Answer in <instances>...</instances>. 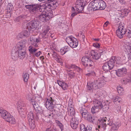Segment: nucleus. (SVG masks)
<instances>
[{
  "mask_svg": "<svg viewBox=\"0 0 131 131\" xmlns=\"http://www.w3.org/2000/svg\"><path fill=\"white\" fill-rule=\"evenodd\" d=\"M106 81L101 78H98L94 80L93 82L88 83L87 86L88 90L93 89L96 90L103 87L105 84Z\"/></svg>",
  "mask_w": 131,
  "mask_h": 131,
  "instance_id": "f257e3e1",
  "label": "nucleus"
},
{
  "mask_svg": "<svg viewBox=\"0 0 131 131\" xmlns=\"http://www.w3.org/2000/svg\"><path fill=\"white\" fill-rule=\"evenodd\" d=\"M39 38H36L35 36H31L29 39L28 40L31 44V45L29 47L28 50L30 53L34 54L37 50L36 48L38 47L37 43L40 42Z\"/></svg>",
  "mask_w": 131,
  "mask_h": 131,
  "instance_id": "f03ea898",
  "label": "nucleus"
},
{
  "mask_svg": "<svg viewBox=\"0 0 131 131\" xmlns=\"http://www.w3.org/2000/svg\"><path fill=\"white\" fill-rule=\"evenodd\" d=\"M26 40H24L18 43L15 46V48L18 50V57L21 59H23L26 56Z\"/></svg>",
  "mask_w": 131,
  "mask_h": 131,
  "instance_id": "7ed1b4c3",
  "label": "nucleus"
},
{
  "mask_svg": "<svg viewBox=\"0 0 131 131\" xmlns=\"http://www.w3.org/2000/svg\"><path fill=\"white\" fill-rule=\"evenodd\" d=\"M0 115L2 118L10 123L14 124L16 123L15 119L14 117L7 111L4 110L1 107H0Z\"/></svg>",
  "mask_w": 131,
  "mask_h": 131,
  "instance_id": "20e7f679",
  "label": "nucleus"
},
{
  "mask_svg": "<svg viewBox=\"0 0 131 131\" xmlns=\"http://www.w3.org/2000/svg\"><path fill=\"white\" fill-rule=\"evenodd\" d=\"M25 7L29 10L30 12L33 15L36 14L39 9L40 12H42V6L38 4H31L26 5Z\"/></svg>",
  "mask_w": 131,
  "mask_h": 131,
  "instance_id": "39448f33",
  "label": "nucleus"
},
{
  "mask_svg": "<svg viewBox=\"0 0 131 131\" xmlns=\"http://www.w3.org/2000/svg\"><path fill=\"white\" fill-rule=\"evenodd\" d=\"M66 40L67 43L72 48H76L78 45V40L72 36L67 37Z\"/></svg>",
  "mask_w": 131,
  "mask_h": 131,
  "instance_id": "423d86ee",
  "label": "nucleus"
},
{
  "mask_svg": "<svg viewBox=\"0 0 131 131\" xmlns=\"http://www.w3.org/2000/svg\"><path fill=\"white\" fill-rule=\"evenodd\" d=\"M55 100L53 98L51 97H49L47 99L45 105L47 108L50 111H55L53 105Z\"/></svg>",
  "mask_w": 131,
  "mask_h": 131,
  "instance_id": "0eeeda50",
  "label": "nucleus"
},
{
  "mask_svg": "<svg viewBox=\"0 0 131 131\" xmlns=\"http://www.w3.org/2000/svg\"><path fill=\"white\" fill-rule=\"evenodd\" d=\"M82 64L85 67H91L93 66V62L90 56H85L83 57L81 59Z\"/></svg>",
  "mask_w": 131,
  "mask_h": 131,
  "instance_id": "6e6552de",
  "label": "nucleus"
},
{
  "mask_svg": "<svg viewBox=\"0 0 131 131\" xmlns=\"http://www.w3.org/2000/svg\"><path fill=\"white\" fill-rule=\"evenodd\" d=\"M41 35L42 38H48L49 37H52V35H53L51 34V30L49 26H47L43 27Z\"/></svg>",
  "mask_w": 131,
  "mask_h": 131,
  "instance_id": "1a4fd4ad",
  "label": "nucleus"
},
{
  "mask_svg": "<svg viewBox=\"0 0 131 131\" xmlns=\"http://www.w3.org/2000/svg\"><path fill=\"white\" fill-rule=\"evenodd\" d=\"M18 110L20 114L24 115L26 113V108L25 105L22 101H19L17 104Z\"/></svg>",
  "mask_w": 131,
  "mask_h": 131,
  "instance_id": "9d476101",
  "label": "nucleus"
},
{
  "mask_svg": "<svg viewBox=\"0 0 131 131\" xmlns=\"http://www.w3.org/2000/svg\"><path fill=\"white\" fill-rule=\"evenodd\" d=\"M40 25V22L38 20H32L27 25V29L31 30L32 29H36Z\"/></svg>",
  "mask_w": 131,
  "mask_h": 131,
  "instance_id": "9b49d317",
  "label": "nucleus"
},
{
  "mask_svg": "<svg viewBox=\"0 0 131 131\" xmlns=\"http://www.w3.org/2000/svg\"><path fill=\"white\" fill-rule=\"evenodd\" d=\"M126 33V29L123 26H119L118 29L116 30V34L117 36L120 38H122Z\"/></svg>",
  "mask_w": 131,
  "mask_h": 131,
  "instance_id": "f8f14e48",
  "label": "nucleus"
},
{
  "mask_svg": "<svg viewBox=\"0 0 131 131\" xmlns=\"http://www.w3.org/2000/svg\"><path fill=\"white\" fill-rule=\"evenodd\" d=\"M103 52L99 51V52H95L94 50H92L90 53H89L90 56H89L90 58L91 59V60L93 59L94 60H96L99 59L100 57L101 53ZM90 56V55H89Z\"/></svg>",
  "mask_w": 131,
  "mask_h": 131,
  "instance_id": "ddd939ff",
  "label": "nucleus"
},
{
  "mask_svg": "<svg viewBox=\"0 0 131 131\" xmlns=\"http://www.w3.org/2000/svg\"><path fill=\"white\" fill-rule=\"evenodd\" d=\"M99 0H95L94 2L90 4L88 7L90 8L91 6V10L93 11L99 9Z\"/></svg>",
  "mask_w": 131,
  "mask_h": 131,
  "instance_id": "4468645a",
  "label": "nucleus"
},
{
  "mask_svg": "<svg viewBox=\"0 0 131 131\" xmlns=\"http://www.w3.org/2000/svg\"><path fill=\"white\" fill-rule=\"evenodd\" d=\"M83 4V2L80 0H78L77 1L75 7L79 13L81 12L84 9V5Z\"/></svg>",
  "mask_w": 131,
  "mask_h": 131,
  "instance_id": "2eb2a0df",
  "label": "nucleus"
},
{
  "mask_svg": "<svg viewBox=\"0 0 131 131\" xmlns=\"http://www.w3.org/2000/svg\"><path fill=\"white\" fill-rule=\"evenodd\" d=\"M57 2L56 0H47V2L45 6V8H46V9H49V12L51 10V7L52 6V5H54L56 4Z\"/></svg>",
  "mask_w": 131,
  "mask_h": 131,
  "instance_id": "dca6fc26",
  "label": "nucleus"
},
{
  "mask_svg": "<svg viewBox=\"0 0 131 131\" xmlns=\"http://www.w3.org/2000/svg\"><path fill=\"white\" fill-rule=\"evenodd\" d=\"M106 118H102L98 120V123L99 124V125L98 126L99 128L100 127H102L104 130L105 129L106 127L107 126V125L105 123L106 121Z\"/></svg>",
  "mask_w": 131,
  "mask_h": 131,
  "instance_id": "f3484780",
  "label": "nucleus"
},
{
  "mask_svg": "<svg viewBox=\"0 0 131 131\" xmlns=\"http://www.w3.org/2000/svg\"><path fill=\"white\" fill-rule=\"evenodd\" d=\"M32 104L36 112L37 113V114H39L42 113L43 110L37 102L34 101L32 103Z\"/></svg>",
  "mask_w": 131,
  "mask_h": 131,
  "instance_id": "a211bd4d",
  "label": "nucleus"
},
{
  "mask_svg": "<svg viewBox=\"0 0 131 131\" xmlns=\"http://www.w3.org/2000/svg\"><path fill=\"white\" fill-rule=\"evenodd\" d=\"M107 124L110 126H112L111 130L114 131L117 129L121 125L119 122H115L113 123L112 122H110L109 123H107Z\"/></svg>",
  "mask_w": 131,
  "mask_h": 131,
  "instance_id": "6ab92c4d",
  "label": "nucleus"
},
{
  "mask_svg": "<svg viewBox=\"0 0 131 131\" xmlns=\"http://www.w3.org/2000/svg\"><path fill=\"white\" fill-rule=\"evenodd\" d=\"M49 15L48 13H41L40 15L38 16L39 19L43 22H45L48 21L49 19Z\"/></svg>",
  "mask_w": 131,
  "mask_h": 131,
  "instance_id": "aec40b11",
  "label": "nucleus"
},
{
  "mask_svg": "<svg viewBox=\"0 0 131 131\" xmlns=\"http://www.w3.org/2000/svg\"><path fill=\"white\" fill-rule=\"evenodd\" d=\"M127 72L126 68L123 67L117 70V75L119 77H122L125 76Z\"/></svg>",
  "mask_w": 131,
  "mask_h": 131,
  "instance_id": "412c9836",
  "label": "nucleus"
},
{
  "mask_svg": "<svg viewBox=\"0 0 131 131\" xmlns=\"http://www.w3.org/2000/svg\"><path fill=\"white\" fill-rule=\"evenodd\" d=\"M11 55L12 59L14 60H17L18 58V50L15 48V46L12 50Z\"/></svg>",
  "mask_w": 131,
  "mask_h": 131,
  "instance_id": "4be33fe9",
  "label": "nucleus"
},
{
  "mask_svg": "<svg viewBox=\"0 0 131 131\" xmlns=\"http://www.w3.org/2000/svg\"><path fill=\"white\" fill-rule=\"evenodd\" d=\"M112 59L114 60V63H116V66L117 67L119 66V65H122V60L121 58L119 57H113Z\"/></svg>",
  "mask_w": 131,
  "mask_h": 131,
  "instance_id": "5701e85b",
  "label": "nucleus"
},
{
  "mask_svg": "<svg viewBox=\"0 0 131 131\" xmlns=\"http://www.w3.org/2000/svg\"><path fill=\"white\" fill-rule=\"evenodd\" d=\"M39 114H36V116H34L32 112H30L28 115V122H30L32 120L36 119L37 120L39 118Z\"/></svg>",
  "mask_w": 131,
  "mask_h": 131,
  "instance_id": "b1692460",
  "label": "nucleus"
},
{
  "mask_svg": "<svg viewBox=\"0 0 131 131\" xmlns=\"http://www.w3.org/2000/svg\"><path fill=\"white\" fill-rule=\"evenodd\" d=\"M67 68L69 69L74 68V70L73 71H74L75 72V71H77V72H76L77 73V74L79 76L80 75L79 71H80L81 70V69L80 68L77 66L73 64L67 65Z\"/></svg>",
  "mask_w": 131,
  "mask_h": 131,
  "instance_id": "393cba45",
  "label": "nucleus"
},
{
  "mask_svg": "<svg viewBox=\"0 0 131 131\" xmlns=\"http://www.w3.org/2000/svg\"><path fill=\"white\" fill-rule=\"evenodd\" d=\"M125 49H126V52L127 54L128 59L130 60L131 59V44L129 45L126 44Z\"/></svg>",
  "mask_w": 131,
  "mask_h": 131,
  "instance_id": "a878e982",
  "label": "nucleus"
},
{
  "mask_svg": "<svg viewBox=\"0 0 131 131\" xmlns=\"http://www.w3.org/2000/svg\"><path fill=\"white\" fill-rule=\"evenodd\" d=\"M57 82L64 90H67L68 87V85L67 84L63 81L57 80Z\"/></svg>",
  "mask_w": 131,
  "mask_h": 131,
  "instance_id": "bb28decb",
  "label": "nucleus"
},
{
  "mask_svg": "<svg viewBox=\"0 0 131 131\" xmlns=\"http://www.w3.org/2000/svg\"><path fill=\"white\" fill-rule=\"evenodd\" d=\"M13 8V7L11 3H9L8 4L7 6V10L8 12H9V13H7L6 15V16H8V17H6L10 18V17L11 15L10 13Z\"/></svg>",
  "mask_w": 131,
  "mask_h": 131,
  "instance_id": "cd10ccee",
  "label": "nucleus"
},
{
  "mask_svg": "<svg viewBox=\"0 0 131 131\" xmlns=\"http://www.w3.org/2000/svg\"><path fill=\"white\" fill-rule=\"evenodd\" d=\"M103 102H101L99 100H95L93 101V104L96 107L100 109L101 108Z\"/></svg>",
  "mask_w": 131,
  "mask_h": 131,
  "instance_id": "c85d7f7f",
  "label": "nucleus"
},
{
  "mask_svg": "<svg viewBox=\"0 0 131 131\" xmlns=\"http://www.w3.org/2000/svg\"><path fill=\"white\" fill-rule=\"evenodd\" d=\"M68 74L69 77L70 79H72L75 77H79V76L77 74V73L74 71L70 70Z\"/></svg>",
  "mask_w": 131,
  "mask_h": 131,
  "instance_id": "c756f323",
  "label": "nucleus"
},
{
  "mask_svg": "<svg viewBox=\"0 0 131 131\" xmlns=\"http://www.w3.org/2000/svg\"><path fill=\"white\" fill-rule=\"evenodd\" d=\"M102 104L101 108L100 109L102 110L104 112H106L109 108V105L108 104H107L106 103L104 102Z\"/></svg>",
  "mask_w": 131,
  "mask_h": 131,
  "instance_id": "7c9ffc66",
  "label": "nucleus"
},
{
  "mask_svg": "<svg viewBox=\"0 0 131 131\" xmlns=\"http://www.w3.org/2000/svg\"><path fill=\"white\" fill-rule=\"evenodd\" d=\"M99 9L103 10L106 7L105 2L102 0H99Z\"/></svg>",
  "mask_w": 131,
  "mask_h": 131,
  "instance_id": "2f4dec72",
  "label": "nucleus"
},
{
  "mask_svg": "<svg viewBox=\"0 0 131 131\" xmlns=\"http://www.w3.org/2000/svg\"><path fill=\"white\" fill-rule=\"evenodd\" d=\"M55 123L56 126L59 127L61 131H63L64 129L63 125L58 120H55Z\"/></svg>",
  "mask_w": 131,
  "mask_h": 131,
  "instance_id": "473e14b6",
  "label": "nucleus"
},
{
  "mask_svg": "<svg viewBox=\"0 0 131 131\" xmlns=\"http://www.w3.org/2000/svg\"><path fill=\"white\" fill-rule=\"evenodd\" d=\"M69 48L68 46H65L60 50L61 54L63 55L69 50Z\"/></svg>",
  "mask_w": 131,
  "mask_h": 131,
  "instance_id": "72a5a7b5",
  "label": "nucleus"
},
{
  "mask_svg": "<svg viewBox=\"0 0 131 131\" xmlns=\"http://www.w3.org/2000/svg\"><path fill=\"white\" fill-rule=\"evenodd\" d=\"M26 17V15H22L15 18L14 19V20L16 22H18L25 19Z\"/></svg>",
  "mask_w": 131,
  "mask_h": 131,
  "instance_id": "f704fd0d",
  "label": "nucleus"
},
{
  "mask_svg": "<svg viewBox=\"0 0 131 131\" xmlns=\"http://www.w3.org/2000/svg\"><path fill=\"white\" fill-rule=\"evenodd\" d=\"M111 70L112 69L114 66L115 63L114 60L112 59H111L109 61L107 62Z\"/></svg>",
  "mask_w": 131,
  "mask_h": 131,
  "instance_id": "c9c22d12",
  "label": "nucleus"
},
{
  "mask_svg": "<svg viewBox=\"0 0 131 131\" xmlns=\"http://www.w3.org/2000/svg\"><path fill=\"white\" fill-rule=\"evenodd\" d=\"M68 110L69 113L71 116H74L75 112V110L73 107H72L71 106L69 107L68 108Z\"/></svg>",
  "mask_w": 131,
  "mask_h": 131,
  "instance_id": "e433bc0d",
  "label": "nucleus"
},
{
  "mask_svg": "<svg viewBox=\"0 0 131 131\" xmlns=\"http://www.w3.org/2000/svg\"><path fill=\"white\" fill-rule=\"evenodd\" d=\"M26 97L27 100L30 101L32 103L34 101V100L33 99V96L31 93H28L26 95Z\"/></svg>",
  "mask_w": 131,
  "mask_h": 131,
  "instance_id": "4c0bfd02",
  "label": "nucleus"
},
{
  "mask_svg": "<svg viewBox=\"0 0 131 131\" xmlns=\"http://www.w3.org/2000/svg\"><path fill=\"white\" fill-rule=\"evenodd\" d=\"M99 109L94 105V106L92 107L91 109V111L92 113L93 114H94L97 113L98 112Z\"/></svg>",
  "mask_w": 131,
  "mask_h": 131,
  "instance_id": "58836bf2",
  "label": "nucleus"
},
{
  "mask_svg": "<svg viewBox=\"0 0 131 131\" xmlns=\"http://www.w3.org/2000/svg\"><path fill=\"white\" fill-rule=\"evenodd\" d=\"M113 100L114 102H116L117 101L119 103H120L122 101L121 98L118 96L114 97L113 98Z\"/></svg>",
  "mask_w": 131,
  "mask_h": 131,
  "instance_id": "ea45409f",
  "label": "nucleus"
},
{
  "mask_svg": "<svg viewBox=\"0 0 131 131\" xmlns=\"http://www.w3.org/2000/svg\"><path fill=\"white\" fill-rule=\"evenodd\" d=\"M94 117H93L92 115L90 114L88 116V117H87L86 120L91 123H93L94 122L93 121H94Z\"/></svg>",
  "mask_w": 131,
  "mask_h": 131,
  "instance_id": "a19ab883",
  "label": "nucleus"
},
{
  "mask_svg": "<svg viewBox=\"0 0 131 131\" xmlns=\"http://www.w3.org/2000/svg\"><path fill=\"white\" fill-rule=\"evenodd\" d=\"M109 66L107 62L104 63L103 66V68L104 71H110V70L111 69L109 68Z\"/></svg>",
  "mask_w": 131,
  "mask_h": 131,
  "instance_id": "79ce46f5",
  "label": "nucleus"
},
{
  "mask_svg": "<svg viewBox=\"0 0 131 131\" xmlns=\"http://www.w3.org/2000/svg\"><path fill=\"white\" fill-rule=\"evenodd\" d=\"M29 74L27 73L23 74V79L25 82H27L28 79L29 78Z\"/></svg>",
  "mask_w": 131,
  "mask_h": 131,
  "instance_id": "37998d69",
  "label": "nucleus"
},
{
  "mask_svg": "<svg viewBox=\"0 0 131 131\" xmlns=\"http://www.w3.org/2000/svg\"><path fill=\"white\" fill-rule=\"evenodd\" d=\"M103 77L106 78H109L111 77L110 72V71H105L104 72Z\"/></svg>",
  "mask_w": 131,
  "mask_h": 131,
  "instance_id": "c03bdc74",
  "label": "nucleus"
},
{
  "mask_svg": "<svg viewBox=\"0 0 131 131\" xmlns=\"http://www.w3.org/2000/svg\"><path fill=\"white\" fill-rule=\"evenodd\" d=\"M29 30H30L28 29V30H24L23 31L24 37H27L29 36L30 33Z\"/></svg>",
  "mask_w": 131,
  "mask_h": 131,
  "instance_id": "a18cd8bd",
  "label": "nucleus"
},
{
  "mask_svg": "<svg viewBox=\"0 0 131 131\" xmlns=\"http://www.w3.org/2000/svg\"><path fill=\"white\" fill-rule=\"evenodd\" d=\"M8 72L9 73V74L12 75H13L15 73V71L14 68L12 67H10L8 70Z\"/></svg>",
  "mask_w": 131,
  "mask_h": 131,
  "instance_id": "49530a36",
  "label": "nucleus"
},
{
  "mask_svg": "<svg viewBox=\"0 0 131 131\" xmlns=\"http://www.w3.org/2000/svg\"><path fill=\"white\" fill-rule=\"evenodd\" d=\"M34 121V120H33L30 122H29L30 128L32 129H35L36 126L35 124Z\"/></svg>",
  "mask_w": 131,
  "mask_h": 131,
  "instance_id": "de8ad7c7",
  "label": "nucleus"
},
{
  "mask_svg": "<svg viewBox=\"0 0 131 131\" xmlns=\"http://www.w3.org/2000/svg\"><path fill=\"white\" fill-rule=\"evenodd\" d=\"M76 122H77L78 124H79V119L78 118L75 117H72L71 119L70 122V123H77Z\"/></svg>",
  "mask_w": 131,
  "mask_h": 131,
  "instance_id": "09e8293b",
  "label": "nucleus"
},
{
  "mask_svg": "<svg viewBox=\"0 0 131 131\" xmlns=\"http://www.w3.org/2000/svg\"><path fill=\"white\" fill-rule=\"evenodd\" d=\"M76 123H70V125L71 127L74 129H76L78 125L77 122H76Z\"/></svg>",
  "mask_w": 131,
  "mask_h": 131,
  "instance_id": "8fccbe9b",
  "label": "nucleus"
},
{
  "mask_svg": "<svg viewBox=\"0 0 131 131\" xmlns=\"http://www.w3.org/2000/svg\"><path fill=\"white\" fill-rule=\"evenodd\" d=\"M117 90L118 93L120 94H121L122 93H123L124 92L123 88L121 87H118Z\"/></svg>",
  "mask_w": 131,
  "mask_h": 131,
  "instance_id": "3c124183",
  "label": "nucleus"
},
{
  "mask_svg": "<svg viewBox=\"0 0 131 131\" xmlns=\"http://www.w3.org/2000/svg\"><path fill=\"white\" fill-rule=\"evenodd\" d=\"M129 13V10L127 9H124L123 10V12H122V15H124L125 16H127L128 15V14Z\"/></svg>",
  "mask_w": 131,
  "mask_h": 131,
  "instance_id": "603ef678",
  "label": "nucleus"
},
{
  "mask_svg": "<svg viewBox=\"0 0 131 131\" xmlns=\"http://www.w3.org/2000/svg\"><path fill=\"white\" fill-rule=\"evenodd\" d=\"M23 31L19 33L18 35L17 38L18 39H20V38L21 39L23 38L24 37V35Z\"/></svg>",
  "mask_w": 131,
  "mask_h": 131,
  "instance_id": "864d4df0",
  "label": "nucleus"
},
{
  "mask_svg": "<svg viewBox=\"0 0 131 131\" xmlns=\"http://www.w3.org/2000/svg\"><path fill=\"white\" fill-rule=\"evenodd\" d=\"M52 56L53 57L56 59V60H57V61L59 60L60 59L59 58L58 55L56 52H53V53L52 54Z\"/></svg>",
  "mask_w": 131,
  "mask_h": 131,
  "instance_id": "5fc2aeb1",
  "label": "nucleus"
},
{
  "mask_svg": "<svg viewBox=\"0 0 131 131\" xmlns=\"http://www.w3.org/2000/svg\"><path fill=\"white\" fill-rule=\"evenodd\" d=\"M125 35L128 38H131V30H129L128 32L126 30Z\"/></svg>",
  "mask_w": 131,
  "mask_h": 131,
  "instance_id": "6e6d98bb",
  "label": "nucleus"
},
{
  "mask_svg": "<svg viewBox=\"0 0 131 131\" xmlns=\"http://www.w3.org/2000/svg\"><path fill=\"white\" fill-rule=\"evenodd\" d=\"M85 125L83 124H81L80 125V129L81 131H85Z\"/></svg>",
  "mask_w": 131,
  "mask_h": 131,
  "instance_id": "4d7b16f0",
  "label": "nucleus"
},
{
  "mask_svg": "<svg viewBox=\"0 0 131 131\" xmlns=\"http://www.w3.org/2000/svg\"><path fill=\"white\" fill-rule=\"evenodd\" d=\"M90 114V113L88 112L85 114H83L82 116V118L86 119L87 117H88V116Z\"/></svg>",
  "mask_w": 131,
  "mask_h": 131,
  "instance_id": "13d9d810",
  "label": "nucleus"
},
{
  "mask_svg": "<svg viewBox=\"0 0 131 131\" xmlns=\"http://www.w3.org/2000/svg\"><path fill=\"white\" fill-rule=\"evenodd\" d=\"M117 70H113L112 71L110 72V74H111V76H115L116 74L117 75Z\"/></svg>",
  "mask_w": 131,
  "mask_h": 131,
  "instance_id": "bf43d9fd",
  "label": "nucleus"
},
{
  "mask_svg": "<svg viewBox=\"0 0 131 131\" xmlns=\"http://www.w3.org/2000/svg\"><path fill=\"white\" fill-rule=\"evenodd\" d=\"M93 46L96 48H99L100 47V44L97 42L94 43L93 45Z\"/></svg>",
  "mask_w": 131,
  "mask_h": 131,
  "instance_id": "052dcab7",
  "label": "nucleus"
},
{
  "mask_svg": "<svg viewBox=\"0 0 131 131\" xmlns=\"http://www.w3.org/2000/svg\"><path fill=\"white\" fill-rule=\"evenodd\" d=\"M95 74V72H92L91 73H88L86 74V75L88 76H94Z\"/></svg>",
  "mask_w": 131,
  "mask_h": 131,
  "instance_id": "680f3d73",
  "label": "nucleus"
},
{
  "mask_svg": "<svg viewBox=\"0 0 131 131\" xmlns=\"http://www.w3.org/2000/svg\"><path fill=\"white\" fill-rule=\"evenodd\" d=\"M45 131H56V129L52 128L50 129L48 128Z\"/></svg>",
  "mask_w": 131,
  "mask_h": 131,
  "instance_id": "e2e57ef3",
  "label": "nucleus"
},
{
  "mask_svg": "<svg viewBox=\"0 0 131 131\" xmlns=\"http://www.w3.org/2000/svg\"><path fill=\"white\" fill-rule=\"evenodd\" d=\"M44 10H43V11L45 12L46 13H48V14L49 15V14L50 13H51V10L49 12V9H48L47 10V9H46V8H45V7H44Z\"/></svg>",
  "mask_w": 131,
  "mask_h": 131,
  "instance_id": "0e129e2a",
  "label": "nucleus"
},
{
  "mask_svg": "<svg viewBox=\"0 0 131 131\" xmlns=\"http://www.w3.org/2000/svg\"><path fill=\"white\" fill-rule=\"evenodd\" d=\"M41 54V52L40 51H39L38 52L36 53H35L34 54L37 57H39Z\"/></svg>",
  "mask_w": 131,
  "mask_h": 131,
  "instance_id": "69168bd1",
  "label": "nucleus"
},
{
  "mask_svg": "<svg viewBox=\"0 0 131 131\" xmlns=\"http://www.w3.org/2000/svg\"><path fill=\"white\" fill-rule=\"evenodd\" d=\"M85 108H84V107H80L79 108L80 112L81 114L83 112V110H84V109H85Z\"/></svg>",
  "mask_w": 131,
  "mask_h": 131,
  "instance_id": "338daca9",
  "label": "nucleus"
},
{
  "mask_svg": "<svg viewBox=\"0 0 131 131\" xmlns=\"http://www.w3.org/2000/svg\"><path fill=\"white\" fill-rule=\"evenodd\" d=\"M87 112H87V110L85 108V109H84V110H83V112L81 114L82 116V115L83 114H85L87 113Z\"/></svg>",
  "mask_w": 131,
  "mask_h": 131,
  "instance_id": "774afa93",
  "label": "nucleus"
}]
</instances>
